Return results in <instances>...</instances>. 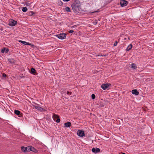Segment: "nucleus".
Instances as JSON below:
<instances>
[{"label": "nucleus", "instance_id": "nucleus-26", "mask_svg": "<svg viewBox=\"0 0 154 154\" xmlns=\"http://www.w3.org/2000/svg\"><path fill=\"white\" fill-rule=\"evenodd\" d=\"M60 119L59 117H58L57 119V120L56 121V122H57V123H59V122H60Z\"/></svg>", "mask_w": 154, "mask_h": 154}, {"label": "nucleus", "instance_id": "nucleus-36", "mask_svg": "<svg viewBox=\"0 0 154 154\" xmlns=\"http://www.w3.org/2000/svg\"><path fill=\"white\" fill-rule=\"evenodd\" d=\"M97 12H98V11H94V12H91V13H93Z\"/></svg>", "mask_w": 154, "mask_h": 154}, {"label": "nucleus", "instance_id": "nucleus-21", "mask_svg": "<svg viewBox=\"0 0 154 154\" xmlns=\"http://www.w3.org/2000/svg\"><path fill=\"white\" fill-rule=\"evenodd\" d=\"M58 5L59 6H62L63 4V2L61 1H58L57 3Z\"/></svg>", "mask_w": 154, "mask_h": 154}, {"label": "nucleus", "instance_id": "nucleus-30", "mask_svg": "<svg viewBox=\"0 0 154 154\" xmlns=\"http://www.w3.org/2000/svg\"><path fill=\"white\" fill-rule=\"evenodd\" d=\"M31 4L30 3H29V2H26V6H30Z\"/></svg>", "mask_w": 154, "mask_h": 154}, {"label": "nucleus", "instance_id": "nucleus-28", "mask_svg": "<svg viewBox=\"0 0 154 154\" xmlns=\"http://www.w3.org/2000/svg\"><path fill=\"white\" fill-rule=\"evenodd\" d=\"M118 42L117 41H116L114 44V45H113L114 46H116L117 45V44H118Z\"/></svg>", "mask_w": 154, "mask_h": 154}, {"label": "nucleus", "instance_id": "nucleus-5", "mask_svg": "<svg viewBox=\"0 0 154 154\" xmlns=\"http://www.w3.org/2000/svg\"><path fill=\"white\" fill-rule=\"evenodd\" d=\"M128 4V2L125 0H121L120 4L122 7L126 6Z\"/></svg>", "mask_w": 154, "mask_h": 154}, {"label": "nucleus", "instance_id": "nucleus-37", "mask_svg": "<svg viewBox=\"0 0 154 154\" xmlns=\"http://www.w3.org/2000/svg\"><path fill=\"white\" fill-rule=\"evenodd\" d=\"M128 39H129V40H130V38L129 37H128Z\"/></svg>", "mask_w": 154, "mask_h": 154}, {"label": "nucleus", "instance_id": "nucleus-7", "mask_svg": "<svg viewBox=\"0 0 154 154\" xmlns=\"http://www.w3.org/2000/svg\"><path fill=\"white\" fill-rule=\"evenodd\" d=\"M77 135L80 137H82L85 135L84 132L83 131L79 130L77 132Z\"/></svg>", "mask_w": 154, "mask_h": 154}, {"label": "nucleus", "instance_id": "nucleus-24", "mask_svg": "<svg viewBox=\"0 0 154 154\" xmlns=\"http://www.w3.org/2000/svg\"><path fill=\"white\" fill-rule=\"evenodd\" d=\"M107 55H108V54L104 55V54H98V55H97L96 56H102V57L104 56V57H106V56H107Z\"/></svg>", "mask_w": 154, "mask_h": 154}, {"label": "nucleus", "instance_id": "nucleus-40", "mask_svg": "<svg viewBox=\"0 0 154 154\" xmlns=\"http://www.w3.org/2000/svg\"><path fill=\"white\" fill-rule=\"evenodd\" d=\"M97 22H96V23H95V24H97Z\"/></svg>", "mask_w": 154, "mask_h": 154}, {"label": "nucleus", "instance_id": "nucleus-25", "mask_svg": "<svg viewBox=\"0 0 154 154\" xmlns=\"http://www.w3.org/2000/svg\"><path fill=\"white\" fill-rule=\"evenodd\" d=\"M35 13L33 11H30L29 12V15L30 16H32Z\"/></svg>", "mask_w": 154, "mask_h": 154}, {"label": "nucleus", "instance_id": "nucleus-22", "mask_svg": "<svg viewBox=\"0 0 154 154\" xmlns=\"http://www.w3.org/2000/svg\"><path fill=\"white\" fill-rule=\"evenodd\" d=\"M99 107H103L104 106V104L102 102H100V103Z\"/></svg>", "mask_w": 154, "mask_h": 154}, {"label": "nucleus", "instance_id": "nucleus-2", "mask_svg": "<svg viewBox=\"0 0 154 154\" xmlns=\"http://www.w3.org/2000/svg\"><path fill=\"white\" fill-rule=\"evenodd\" d=\"M101 88L104 90L109 89L111 87V85L109 83H107L106 84H103L101 85Z\"/></svg>", "mask_w": 154, "mask_h": 154}, {"label": "nucleus", "instance_id": "nucleus-15", "mask_svg": "<svg viewBox=\"0 0 154 154\" xmlns=\"http://www.w3.org/2000/svg\"><path fill=\"white\" fill-rule=\"evenodd\" d=\"M19 42H20L23 44L26 45H31L29 44V43L27 42H26L20 40L19 41Z\"/></svg>", "mask_w": 154, "mask_h": 154}, {"label": "nucleus", "instance_id": "nucleus-34", "mask_svg": "<svg viewBox=\"0 0 154 154\" xmlns=\"http://www.w3.org/2000/svg\"><path fill=\"white\" fill-rule=\"evenodd\" d=\"M74 32V31L73 30H69L68 32L69 33H72L73 32Z\"/></svg>", "mask_w": 154, "mask_h": 154}, {"label": "nucleus", "instance_id": "nucleus-23", "mask_svg": "<svg viewBox=\"0 0 154 154\" xmlns=\"http://www.w3.org/2000/svg\"><path fill=\"white\" fill-rule=\"evenodd\" d=\"M65 9L67 12H70L71 11L69 8L68 7H66L65 8Z\"/></svg>", "mask_w": 154, "mask_h": 154}, {"label": "nucleus", "instance_id": "nucleus-38", "mask_svg": "<svg viewBox=\"0 0 154 154\" xmlns=\"http://www.w3.org/2000/svg\"><path fill=\"white\" fill-rule=\"evenodd\" d=\"M124 39L125 40L126 39V38H124Z\"/></svg>", "mask_w": 154, "mask_h": 154}, {"label": "nucleus", "instance_id": "nucleus-12", "mask_svg": "<svg viewBox=\"0 0 154 154\" xmlns=\"http://www.w3.org/2000/svg\"><path fill=\"white\" fill-rule=\"evenodd\" d=\"M131 92L133 94H134L136 95H138L139 94V92L138 91L137 89L133 90L131 91Z\"/></svg>", "mask_w": 154, "mask_h": 154}, {"label": "nucleus", "instance_id": "nucleus-8", "mask_svg": "<svg viewBox=\"0 0 154 154\" xmlns=\"http://www.w3.org/2000/svg\"><path fill=\"white\" fill-rule=\"evenodd\" d=\"M29 146L26 147H24L23 146H22L21 147V150L23 152H29Z\"/></svg>", "mask_w": 154, "mask_h": 154}, {"label": "nucleus", "instance_id": "nucleus-1", "mask_svg": "<svg viewBox=\"0 0 154 154\" xmlns=\"http://www.w3.org/2000/svg\"><path fill=\"white\" fill-rule=\"evenodd\" d=\"M81 4L79 1L75 0L72 5L71 6L72 9L74 11L78 12L80 9Z\"/></svg>", "mask_w": 154, "mask_h": 154}, {"label": "nucleus", "instance_id": "nucleus-13", "mask_svg": "<svg viewBox=\"0 0 154 154\" xmlns=\"http://www.w3.org/2000/svg\"><path fill=\"white\" fill-rule=\"evenodd\" d=\"M132 45L131 44H130L127 48L125 50L126 51H129L131 50L132 48Z\"/></svg>", "mask_w": 154, "mask_h": 154}, {"label": "nucleus", "instance_id": "nucleus-16", "mask_svg": "<svg viewBox=\"0 0 154 154\" xmlns=\"http://www.w3.org/2000/svg\"><path fill=\"white\" fill-rule=\"evenodd\" d=\"M36 70L33 68H32L31 69L30 73H31L34 74L35 73Z\"/></svg>", "mask_w": 154, "mask_h": 154}, {"label": "nucleus", "instance_id": "nucleus-4", "mask_svg": "<svg viewBox=\"0 0 154 154\" xmlns=\"http://www.w3.org/2000/svg\"><path fill=\"white\" fill-rule=\"evenodd\" d=\"M17 23V22L13 19L9 20L8 23V25L11 26H13L16 25Z\"/></svg>", "mask_w": 154, "mask_h": 154}, {"label": "nucleus", "instance_id": "nucleus-39", "mask_svg": "<svg viewBox=\"0 0 154 154\" xmlns=\"http://www.w3.org/2000/svg\"><path fill=\"white\" fill-rule=\"evenodd\" d=\"M122 154H125V153H122Z\"/></svg>", "mask_w": 154, "mask_h": 154}, {"label": "nucleus", "instance_id": "nucleus-6", "mask_svg": "<svg viewBox=\"0 0 154 154\" xmlns=\"http://www.w3.org/2000/svg\"><path fill=\"white\" fill-rule=\"evenodd\" d=\"M33 106L36 109H37L39 111H40L41 112H43L45 110V109H43L42 107H40L39 106V105L38 104H36V106L33 105Z\"/></svg>", "mask_w": 154, "mask_h": 154}, {"label": "nucleus", "instance_id": "nucleus-33", "mask_svg": "<svg viewBox=\"0 0 154 154\" xmlns=\"http://www.w3.org/2000/svg\"><path fill=\"white\" fill-rule=\"evenodd\" d=\"M68 95H71V94H72V92H69L68 91H67V93H66Z\"/></svg>", "mask_w": 154, "mask_h": 154}, {"label": "nucleus", "instance_id": "nucleus-27", "mask_svg": "<svg viewBox=\"0 0 154 154\" xmlns=\"http://www.w3.org/2000/svg\"><path fill=\"white\" fill-rule=\"evenodd\" d=\"M91 97L93 99H94L95 98V96L94 94H92L91 95Z\"/></svg>", "mask_w": 154, "mask_h": 154}, {"label": "nucleus", "instance_id": "nucleus-9", "mask_svg": "<svg viewBox=\"0 0 154 154\" xmlns=\"http://www.w3.org/2000/svg\"><path fill=\"white\" fill-rule=\"evenodd\" d=\"M14 113L17 115L19 117H21L22 116L23 114L22 113L18 110H15L14 111Z\"/></svg>", "mask_w": 154, "mask_h": 154}, {"label": "nucleus", "instance_id": "nucleus-14", "mask_svg": "<svg viewBox=\"0 0 154 154\" xmlns=\"http://www.w3.org/2000/svg\"><path fill=\"white\" fill-rule=\"evenodd\" d=\"M64 125L65 127H69L71 126V124L70 122H67L65 123L64 124Z\"/></svg>", "mask_w": 154, "mask_h": 154}, {"label": "nucleus", "instance_id": "nucleus-29", "mask_svg": "<svg viewBox=\"0 0 154 154\" xmlns=\"http://www.w3.org/2000/svg\"><path fill=\"white\" fill-rule=\"evenodd\" d=\"M2 76L3 77H5L7 76V75L4 73H2Z\"/></svg>", "mask_w": 154, "mask_h": 154}, {"label": "nucleus", "instance_id": "nucleus-19", "mask_svg": "<svg viewBox=\"0 0 154 154\" xmlns=\"http://www.w3.org/2000/svg\"><path fill=\"white\" fill-rule=\"evenodd\" d=\"M8 60L9 62L11 63H14V60L13 59H9Z\"/></svg>", "mask_w": 154, "mask_h": 154}, {"label": "nucleus", "instance_id": "nucleus-18", "mask_svg": "<svg viewBox=\"0 0 154 154\" xmlns=\"http://www.w3.org/2000/svg\"><path fill=\"white\" fill-rule=\"evenodd\" d=\"M131 67L135 69L137 68L136 64L134 63L131 64Z\"/></svg>", "mask_w": 154, "mask_h": 154}, {"label": "nucleus", "instance_id": "nucleus-11", "mask_svg": "<svg viewBox=\"0 0 154 154\" xmlns=\"http://www.w3.org/2000/svg\"><path fill=\"white\" fill-rule=\"evenodd\" d=\"M92 151L93 152L97 153L100 152V149L99 148H96L95 149L94 148H93L92 149Z\"/></svg>", "mask_w": 154, "mask_h": 154}, {"label": "nucleus", "instance_id": "nucleus-20", "mask_svg": "<svg viewBox=\"0 0 154 154\" xmlns=\"http://www.w3.org/2000/svg\"><path fill=\"white\" fill-rule=\"evenodd\" d=\"M27 8L26 7H23L22 9V11L24 12H26L27 11Z\"/></svg>", "mask_w": 154, "mask_h": 154}, {"label": "nucleus", "instance_id": "nucleus-10", "mask_svg": "<svg viewBox=\"0 0 154 154\" xmlns=\"http://www.w3.org/2000/svg\"><path fill=\"white\" fill-rule=\"evenodd\" d=\"M28 151L29 152L32 151L35 153L38 152L37 150L32 146H29V150Z\"/></svg>", "mask_w": 154, "mask_h": 154}, {"label": "nucleus", "instance_id": "nucleus-31", "mask_svg": "<svg viewBox=\"0 0 154 154\" xmlns=\"http://www.w3.org/2000/svg\"><path fill=\"white\" fill-rule=\"evenodd\" d=\"M5 48H4L3 49H2L1 50V52L2 53H4V52H5Z\"/></svg>", "mask_w": 154, "mask_h": 154}, {"label": "nucleus", "instance_id": "nucleus-3", "mask_svg": "<svg viewBox=\"0 0 154 154\" xmlns=\"http://www.w3.org/2000/svg\"><path fill=\"white\" fill-rule=\"evenodd\" d=\"M56 36L60 39H63L65 38L66 34L65 33H60L56 35Z\"/></svg>", "mask_w": 154, "mask_h": 154}, {"label": "nucleus", "instance_id": "nucleus-17", "mask_svg": "<svg viewBox=\"0 0 154 154\" xmlns=\"http://www.w3.org/2000/svg\"><path fill=\"white\" fill-rule=\"evenodd\" d=\"M59 116L58 115H57L55 114L54 113H53V119L54 120L56 119H57Z\"/></svg>", "mask_w": 154, "mask_h": 154}, {"label": "nucleus", "instance_id": "nucleus-32", "mask_svg": "<svg viewBox=\"0 0 154 154\" xmlns=\"http://www.w3.org/2000/svg\"><path fill=\"white\" fill-rule=\"evenodd\" d=\"M9 51V49H8V48H7L6 49L5 48V52L6 53H7Z\"/></svg>", "mask_w": 154, "mask_h": 154}, {"label": "nucleus", "instance_id": "nucleus-35", "mask_svg": "<svg viewBox=\"0 0 154 154\" xmlns=\"http://www.w3.org/2000/svg\"><path fill=\"white\" fill-rule=\"evenodd\" d=\"M64 2H68L69 1H70V0H63Z\"/></svg>", "mask_w": 154, "mask_h": 154}]
</instances>
